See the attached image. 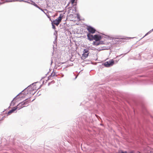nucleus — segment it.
I'll return each mask as SVG.
<instances>
[{"label":"nucleus","instance_id":"13","mask_svg":"<svg viewBox=\"0 0 153 153\" xmlns=\"http://www.w3.org/2000/svg\"><path fill=\"white\" fill-rule=\"evenodd\" d=\"M63 16H62V14H60V16H59V17H58V18L56 19L57 20H58V21L60 22L61 20H62V17Z\"/></svg>","mask_w":153,"mask_h":153},{"label":"nucleus","instance_id":"33","mask_svg":"<svg viewBox=\"0 0 153 153\" xmlns=\"http://www.w3.org/2000/svg\"><path fill=\"white\" fill-rule=\"evenodd\" d=\"M28 92H27L26 94H28Z\"/></svg>","mask_w":153,"mask_h":153},{"label":"nucleus","instance_id":"28","mask_svg":"<svg viewBox=\"0 0 153 153\" xmlns=\"http://www.w3.org/2000/svg\"><path fill=\"white\" fill-rule=\"evenodd\" d=\"M35 84H35L33 85V86H34V87H35V85H36Z\"/></svg>","mask_w":153,"mask_h":153},{"label":"nucleus","instance_id":"16","mask_svg":"<svg viewBox=\"0 0 153 153\" xmlns=\"http://www.w3.org/2000/svg\"><path fill=\"white\" fill-rule=\"evenodd\" d=\"M83 52L89 54V50L88 49H85L84 50Z\"/></svg>","mask_w":153,"mask_h":153},{"label":"nucleus","instance_id":"30","mask_svg":"<svg viewBox=\"0 0 153 153\" xmlns=\"http://www.w3.org/2000/svg\"><path fill=\"white\" fill-rule=\"evenodd\" d=\"M34 100H35V99H33V100H32V102Z\"/></svg>","mask_w":153,"mask_h":153},{"label":"nucleus","instance_id":"7","mask_svg":"<svg viewBox=\"0 0 153 153\" xmlns=\"http://www.w3.org/2000/svg\"><path fill=\"white\" fill-rule=\"evenodd\" d=\"M87 37L88 39L90 41H92L94 40V36L91 34V33H89L87 34Z\"/></svg>","mask_w":153,"mask_h":153},{"label":"nucleus","instance_id":"24","mask_svg":"<svg viewBox=\"0 0 153 153\" xmlns=\"http://www.w3.org/2000/svg\"><path fill=\"white\" fill-rule=\"evenodd\" d=\"M75 0H71V2L72 4H73L74 3L75 1Z\"/></svg>","mask_w":153,"mask_h":153},{"label":"nucleus","instance_id":"29","mask_svg":"<svg viewBox=\"0 0 153 153\" xmlns=\"http://www.w3.org/2000/svg\"><path fill=\"white\" fill-rule=\"evenodd\" d=\"M76 77H77V76H76L75 77V79H76Z\"/></svg>","mask_w":153,"mask_h":153},{"label":"nucleus","instance_id":"32","mask_svg":"<svg viewBox=\"0 0 153 153\" xmlns=\"http://www.w3.org/2000/svg\"><path fill=\"white\" fill-rule=\"evenodd\" d=\"M50 84V83H48V85H49Z\"/></svg>","mask_w":153,"mask_h":153},{"label":"nucleus","instance_id":"31","mask_svg":"<svg viewBox=\"0 0 153 153\" xmlns=\"http://www.w3.org/2000/svg\"><path fill=\"white\" fill-rule=\"evenodd\" d=\"M35 93V92L34 93H33V94Z\"/></svg>","mask_w":153,"mask_h":153},{"label":"nucleus","instance_id":"4","mask_svg":"<svg viewBox=\"0 0 153 153\" xmlns=\"http://www.w3.org/2000/svg\"><path fill=\"white\" fill-rule=\"evenodd\" d=\"M36 83V82H34L31 85H30L29 86L26 88H25L26 89H27V90L28 91H31L33 90H34L36 88L35 87H34L33 86V85L35 84Z\"/></svg>","mask_w":153,"mask_h":153},{"label":"nucleus","instance_id":"25","mask_svg":"<svg viewBox=\"0 0 153 153\" xmlns=\"http://www.w3.org/2000/svg\"><path fill=\"white\" fill-rule=\"evenodd\" d=\"M122 54H121L120 55H119V56H117V57H119Z\"/></svg>","mask_w":153,"mask_h":153},{"label":"nucleus","instance_id":"5","mask_svg":"<svg viewBox=\"0 0 153 153\" xmlns=\"http://www.w3.org/2000/svg\"><path fill=\"white\" fill-rule=\"evenodd\" d=\"M102 39L101 36L98 35H94V40L96 41H98L101 40Z\"/></svg>","mask_w":153,"mask_h":153},{"label":"nucleus","instance_id":"21","mask_svg":"<svg viewBox=\"0 0 153 153\" xmlns=\"http://www.w3.org/2000/svg\"><path fill=\"white\" fill-rule=\"evenodd\" d=\"M52 28L54 29H55V26L53 25V22H52Z\"/></svg>","mask_w":153,"mask_h":153},{"label":"nucleus","instance_id":"14","mask_svg":"<svg viewBox=\"0 0 153 153\" xmlns=\"http://www.w3.org/2000/svg\"><path fill=\"white\" fill-rule=\"evenodd\" d=\"M88 53H83L82 54V56L84 58H85L88 57Z\"/></svg>","mask_w":153,"mask_h":153},{"label":"nucleus","instance_id":"11","mask_svg":"<svg viewBox=\"0 0 153 153\" xmlns=\"http://www.w3.org/2000/svg\"><path fill=\"white\" fill-rule=\"evenodd\" d=\"M105 38H106V39H107L111 40L112 41H113L114 40H115L116 39L115 38H112L108 36L105 35Z\"/></svg>","mask_w":153,"mask_h":153},{"label":"nucleus","instance_id":"15","mask_svg":"<svg viewBox=\"0 0 153 153\" xmlns=\"http://www.w3.org/2000/svg\"><path fill=\"white\" fill-rule=\"evenodd\" d=\"M31 1L32 2V3L31 4L33 5L37 8L39 6L36 3H35L33 1Z\"/></svg>","mask_w":153,"mask_h":153},{"label":"nucleus","instance_id":"8","mask_svg":"<svg viewBox=\"0 0 153 153\" xmlns=\"http://www.w3.org/2000/svg\"><path fill=\"white\" fill-rule=\"evenodd\" d=\"M103 44V42L101 41V42H99V41H96L94 42L93 43V45H94L96 46H97L98 45H99L100 44Z\"/></svg>","mask_w":153,"mask_h":153},{"label":"nucleus","instance_id":"17","mask_svg":"<svg viewBox=\"0 0 153 153\" xmlns=\"http://www.w3.org/2000/svg\"><path fill=\"white\" fill-rule=\"evenodd\" d=\"M152 31H153V29H152V30H150V31H149V32H148V33H147L142 38V39L143 38H144L145 36H146L147 35H148V34H149L151 32H152Z\"/></svg>","mask_w":153,"mask_h":153},{"label":"nucleus","instance_id":"3","mask_svg":"<svg viewBox=\"0 0 153 153\" xmlns=\"http://www.w3.org/2000/svg\"><path fill=\"white\" fill-rule=\"evenodd\" d=\"M87 29L90 33H94L96 31L95 28L91 26H88L87 27Z\"/></svg>","mask_w":153,"mask_h":153},{"label":"nucleus","instance_id":"26","mask_svg":"<svg viewBox=\"0 0 153 153\" xmlns=\"http://www.w3.org/2000/svg\"><path fill=\"white\" fill-rule=\"evenodd\" d=\"M53 63V61H52V60H51V65L52 64V63Z\"/></svg>","mask_w":153,"mask_h":153},{"label":"nucleus","instance_id":"9","mask_svg":"<svg viewBox=\"0 0 153 153\" xmlns=\"http://www.w3.org/2000/svg\"><path fill=\"white\" fill-rule=\"evenodd\" d=\"M24 105L23 104V102H21L17 105V106H16L17 107H18V108L19 110L21 108H22L24 106H22L23 105Z\"/></svg>","mask_w":153,"mask_h":153},{"label":"nucleus","instance_id":"20","mask_svg":"<svg viewBox=\"0 0 153 153\" xmlns=\"http://www.w3.org/2000/svg\"><path fill=\"white\" fill-rule=\"evenodd\" d=\"M4 117L1 115H0V121L3 120Z\"/></svg>","mask_w":153,"mask_h":153},{"label":"nucleus","instance_id":"12","mask_svg":"<svg viewBox=\"0 0 153 153\" xmlns=\"http://www.w3.org/2000/svg\"><path fill=\"white\" fill-rule=\"evenodd\" d=\"M60 22H59L58 20H57L56 19L53 21V23L56 25V26H58Z\"/></svg>","mask_w":153,"mask_h":153},{"label":"nucleus","instance_id":"18","mask_svg":"<svg viewBox=\"0 0 153 153\" xmlns=\"http://www.w3.org/2000/svg\"><path fill=\"white\" fill-rule=\"evenodd\" d=\"M18 1V0H6V2H11L13 1Z\"/></svg>","mask_w":153,"mask_h":153},{"label":"nucleus","instance_id":"2","mask_svg":"<svg viewBox=\"0 0 153 153\" xmlns=\"http://www.w3.org/2000/svg\"><path fill=\"white\" fill-rule=\"evenodd\" d=\"M114 62V61L113 60H111L105 62L104 63V65L106 67H109L112 66Z\"/></svg>","mask_w":153,"mask_h":153},{"label":"nucleus","instance_id":"23","mask_svg":"<svg viewBox=\"0 0 153 153\" xmlns=\"http://www.w3.org/2000/svg\"><path fill=\"white\" fill-rule=\"evenodd\" d=\"M38 8L40 10H41L42 11H43L44 12V11H43V10L41 8H40V7H38Z\"/></svg>","mask_w":153,"mask_h":153},{"label":"nucleus","instance_id":"19","mask_svg":"<svg viewBox=\"0 0 153 153\" xmlns=\"http://www.w3.org/2000/svg\"><path fill=\"white\" fill-rule=\"evenodd\" d=\"M56 40H57V36H56V38L55 39V40L53 42V43L54 44H56Z\"/></svg>","mask_w":153,"mask_h":153},{"label":"nucleus","instance_id":"22","mask_svg":"<svg viewBox=\"0 0 153 153\" xmlns=\"http://www.w3.org/2000/svg\"><path fill=\"white\" fill-rule=\"evenodd\" d=\"M19 1H20V2H22V1H25V2H27L28 3H30V2H27V1H25V0H19Z\"/></svg>","mask_w":153,"mask_h":153},{"label":"nucleus","instance_id":"10","mask_svg":"<svg viewBox=\"0 0 153 153\" xmlns=\"http://www.w3.org/2000/svg\"><path fill=\"white\" fill-rule=\"evenodd\" d=\"M28 99H26L25 100L23 101V104L25 105H27L30 102V100H27Z\"/></svg>","mask_w":153,"mask_h":153},{"label":"nucleus","instance_id":"27","mask_svg":"<svg viewBox=\"0 0 153 153\" xmlns=\"http://www.w3.org/2000/svg\"><path fill=\"white\" fill-rule=\"evenodd\" d=\"M129 51H128L127 53H125L124 54V55H125L127 53H128Z\"/></svg>","mask_w":153,"mask_h":153},{"label":"nucleus","instance_id":"1","mask_svg":"<svg viewBox=\"0 0 153 153\" xmlns=\"http://www.w3.org/2000/svg\"><path fill=\"white\" fill-rule=\"evenodd\" d=\"M26 91V89L24 90L22 92H20L15 97H14L11 103H10V105L13 106L14 105V101L17 98H21L24 97L25 95L26 94V93H25V92Z\"/></svg>","mask_w":153,"mask_h":153},{"label":"nucleus","instance_id":"6","mask_svg":"<svg viewBox=\"0 0 153 153\" xmlns=\"http://www.w3.org/2000/svg\"><path fill=\"white\" fill-rule=\"evenodd\" d=\"M18 107H13V108L11 110H10L7 113V115H9L13 112H14L15 111H16L17 108Z\"/></svg>","mask_w":153,"mask_h":153}]
</instances>
